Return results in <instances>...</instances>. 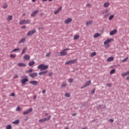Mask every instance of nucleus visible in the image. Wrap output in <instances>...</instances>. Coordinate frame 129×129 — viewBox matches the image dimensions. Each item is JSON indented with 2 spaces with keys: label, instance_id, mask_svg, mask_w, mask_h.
<instances>
[{
  "label": "nucleus",
  "instance_id": "obj_2",
  "mask_svg": "<svg viewBox=\"0 0 129 129\" xmlns=\"http://www.w3.org/2000/svg\"><path fill=\"white\" fill-rule=\"evenodd\" d=\"M48 66L45 65L44 64H40L39 66L37 67L38 69H40V71H43V70H46V69H48Z\"/></svg>",
  "mask_w": 129,
  "mask_h": 129
},
{
  "label": "nucleus",
  "instance_id": "obj_17",
  "mask_svg": "<svg viewBox=\"0 0 129 129\" xmlns=\"http://www.w3.org/2000/svg\"><path fill=\"white\" fill-rule=\"evenodd\" d=\"M19 67H26V64L24 63H19L17 64Z\"/></svg>",
  "mask_w": 129,
  "mask_h": 129
},
{
  "label": "nucleus",
  "instance_id": "obj_26",
  "mask_svg": "<svg viewBox=\"0 0 129 129\" xmlns=\"http://www.w3.org/2000/svg\"><path fill=\"white\" fill-rule=\"evenodd\" d=\"M80 38V36L78 35H75L74 36V40H78V39Z\"/></svg>",
  "mask_w": 129,
  "mask_h": 129
},
{
  "label": "nucleus",
  "instance_id": "obj_59",
  "mask_svg": "<svg viewBox=\"0 0 129 129\" xmlns=\"http://www.w3.org/2000/svg\"><path fill=\"white\" fill-rule=\"evenodd\" d=\"M90 6H91L90 4H87V7H90Z\"/></svg>",
  "mask_w": 129,
  "mask_h": 129
},
{
  "label": "nucleus",
  "instance_id": "obj_46",
  "mask_svg": "<svg viewBox=\"0 0 129 129\" xmlns=\"http://www.w3.org/2000/svg\"><path fill=\"white\" fill-rule=\"evenodd\" d=\"M50 54H51V52L47 53L46 55V57H49Z\"/></svg>",
  "mask_w": 129,
  "mask_h": 129
},
{
  "label": "nucleus",
  "instance_id": "obj_28",
  "mask_svg": "<svg viewBox=\"0 0 129 129\" xmlns=\"http://www.w3.org/2000/svg\"><path fill=\"white\" fill-rule=\"evenodd\" d=\"M19 123H20V121L19 120H16L15 121H13L12 122L13 124H19Z\"/></svg>",
  "mask_w": 129,
  "mask_h": 129
},
{
  "label": "nucleus",
  "instance_id": "obj_43",
  "mask_svg": "<svg viewBox=\"0 0 129 129\" xmlns=\"http://www.w3.org/2000/svg\"><path fill=\"white\" fill-rule=\"evenodd\" d=\"M69 83H72V82H73V79H69Z\"/></svg>",
  "mask_w": 129,
  "mask_h": 129
},
{
  "label": "nucleus",
  "instance_id": "obj_58",
  "mask_svg": "<svg viewBox=\"0 0 129 129\" xmlns=\"http://www.w3.org/2000/svg\"><path fill=\"white\" fill-rule=\"evenodd\" d=\"M47 1H48V0H41V2L42 3H45V2H47Z\"/></svg>",
  "mask_w": 129,
  "mask_h": 129
},
{
  "label": "nucleus",
  "instance_id": "obj_64",
  "mask_svg": "<svg viewBox=\"0 0 129 129\" xmlns=\"http://www.w3.org/2000/svg\"><path fill=\"white\" fill-rule=\"evenodd\" d=\"M45 115H46V116H47V115H48V113H45Z\"/></svg>",
  "mask_w": 129,
  "mask_h": 129
},
{
  "label": "nucleus",
  "instance_id": "obj_51",
  "mask_svg": "<svg viewBox=\"0 0 129 129\" xmlns=\"http://www.w3.org/2000/svg\"><path fill=\"white\" fill-rule=\"evenodd\" d=\"M18 77H19V76H18V75H15L14 76V78L16 79V78H18Z\"/></svg>",
  "mask_w": 129,
  "mask_h": 129
},
{
  "label": "nucleus",
  "instance_id": "obj_49",
  "mask_svg": "<svg viewBox=\"0 0 129 129\" xmlns=\"http://www.w3.org/2000/svg\"><path fill=\"white\" fill-rule=\"evenodd\" d=\"M92 94H94V93L95 92V89H93L91 91Z\"/></svg>",
  "mask_w": 129,
  "mask_h": 129
},
{
  "label": "nucleus",
  "instance_id": "obj_60",
  "mask_svg": "<svg viewBox=\"0 0 129 129\" xmlns=\"http://www.w3.org/2000/svg\"><path fill=\"white\" fill-rule=\"evenodd\" d=\"M126 80H129V76L126 78Z\"/></svg>",
  "mask_w": 129,
  "mask_h": 129
},
{
  "label": "nucleus",
  "instance_id": "obj_3",
  "mask_svg": "<svg viewBox=\"0 0 129 129\" xmlns=\"http://www.w3.org/2000/svg\"><path fill=\"white\" fill-rule=\"evenodd\" d=\"M28 24H31V20H22L19 22V25H25Z\"/></svg>",
  "mask_w": 129,
  "mask_h": 129
},
{
  "label": "nucleus",
  "instance_id": "obj_27",
  "mask_svg": "<svg viewBox=\"0 0 129 129\" xmlns=\"http://www.w3.org/2000/svg\"><path fill=\"white\" fill-rule=\"evenodd\" d=\"M50 118H51V115H49L48 116L47 118H44L43 119L44 121H47V120H50Z\"/></svg>",
  "mask_w": 129,
  "mask_h": 129
},
{
  "label": "nucleus",
  "instance_id": "obj_53",
  "mask_svg": "<svg viewBox=\"0 0 129 129\" xmlns=\"http://www.w3.org/2000/svg\"><path fill=\"white\" fill-rule=\"evenodd\" d=\"M26 28H27V26H23L21 27L22 29H26Z\"/></svg>",
  "mask_w": 129,
  "mask_h": 129
},
{
  "label": "nucleus",
  "instance_id": "obj_63",
  "mask_svg": "<svg viewBox=\"0 0 129 129\" xmlns=\"http://www.w3.org/2000/svg\"><path fill=\"white\" fill-rule=\"evenodd\" d=\"M32 2H33V3H35V2H36V0H32Z\"/></svg>",
  "mask_w": 129,
  "mask_h": 129
},
{
  "label": "nucleus",
  "instance_id": "obj_34",
  "mask_svg": "<svg viewBox=\"0 0 129 129\" xmlns=\"http://www.w3.org/2000/svg\"><path fill=\"white\" fill-rule=\"evenodd\" d=\"M32 72H33V69H30L29 70L27 71L26 73H32Z\"/></svg>",
  "mask_w": 129,
  "mask_h": 129
},
{
  "label": "nucleus",
  "instance_id": "obj_21",
  "mask_svg": "<svg viewBox=\"0 0 129 129\" xmlns=\"http://www.w3.org/2000/svg\"><path fill=\"white\" fill-rule=\"evenodd\" d=\"M47 73H48L47 71H43V72L39 73V75H45V74H46Z\"/></svg>",
  "mask_w": 129,
  "mask_h": 129
},
{
  "label": "nucleus",
  "instance_id": "obj_25",
  "mask_svg": "<svg viewBox=\"0 0 129 129\" xmlns=\"http://www.w3.org/2000/svg\"><path fill=\"white\" fill-rule=\"evenodd\" d=\"M104 8H108L109 7V3L107 2L104 4L103 5Z\"/></svg>",
  "mask_w": 129,
  "mask_h": 129
},
{
  "label": "nucleus",
  "instance_id": "obj_24",
  "mask_svg": "<svg viewBox=\"0 0 129 129\" xmlns=\"http://www.w3.org/2000/svg\"><path fill=\"white\" fill-rule=\"evenodd\" d=\"M92 22H93V21L92 20L87 21L86 23V26H89V25H92Z\"/></svg>",
  "mask_w": 129,
  "mask_h": 129
},
{
  "label": "nucleus",
  "instance_id": "obj_36",
  "mask_svg": "<svg viewBox=\"0 0 129 129\" xmlns=\"http://www.w3.org/2000/svg\"><path fill=\"white\" fill-rule=\"evenodd\" d=\"M127 59H128V57H126V58H124L122 60V63H124V62H126V61H127Z\"/></svg>",
  "mask_w": 129,
  "mask_h": 129
},
{
  "label": "nucleus",
  "instance_id": "obj_30",
  "mask_svg": "<svg viewBox=\"0 0 129 129\" xmlns=\"http://www.w3.org/2000/svg\"><path fill=\"white\" fill-rule=\"evenodd\" d=\"M100 36V34L97 33L94 35V38H98Z\"/></svg>",
  "mask_w": 129,
  "mask_h": 129
},
{
  "label": "nucleus",
  "instance_id": "obj_44",
  "mask_svg": "<svg viewBox=\"0 0 129 129\" xmlns=\"http://www.w3.org/2000/svg\"><path fill=\"white\" fill-rule=\"evenodd\" d=\"M45 122L44 121V118L40 119L39 120V122Z\"/></svg>",
  "mask_w": 129,
  "mask_h": 129
},
{
  "label": "nucleus",
  "instance_id": "obj_38",
  "mask_svg": "<svg viewBox=\"0 0 129 129\" xmlns=\"http://www.w3.org/2000/svg\"><path fill=\"white\" fill-rule=\"evenodd\" d=\"M66 97H70V94L69 93H67L65 94Z\"/></svg>",
  "mask_w": 129,
  "mask_h": 129
},
{
  "label": "nucleus",
  "instance_id": "obj_20",
  "mask_svg": "<svg viewBox=\"0 0 129 129\" xmlns=\"http://www.w3.org/2000/svg\"><path fill=\"white\" fill-rule=\"evenodd\" d=\"M114 59V58H113V57L111 56V57H108V58L107 59V62H110V61L113 60Z\"/></svg>",
  "mask_w": 129,
  "mask_h": 129
},
{
  "label": "nucleus",
  "instance_id": "obj_5",
  "mask_svg": "<svg viewBox=\"0 0 129 129\" xmlns=\"http://www.w3.org/2000/svg\"><path fill=\"white\" fill-rule=\"evenodd\" d=\"M91 83V81H87L84 86H83L81 87V89H83V88H85V87H86L87 86H89Z\"/></svg>",
  "mask_w": 129,
  "mask_h": 129
},
{
  "label": "nucleus",
  "instance_id": "obj_50",
  "mask_svg": "<svg viewBox=\"0 0 129 129\" xmlns=\"http://www.w3.org/2000/svg\"><path fill=\"white\" fill-rule=\"evenodd\" d=\"M10 96H12V97L15 96V93H11V95H10Z\"/></svg>",
  "mask_w": 129,
  "mask_h": 129
},
{
  "label": "nucleus",
  "instance_id": "obj_48",
  "mask_svg": "<svg viewBox=\"0 0 129 129\" xmlns=\"http://www.w3.org/2000/svg\"><path fill=\"white\" fill-rule=\"evenodd\" d=\"M106 85V86H109V87H111V84H110V83L107 84Z\"/></svg>",
  "mask_w": 129,
  "mask_h": 129
},
{
  "label": "nucleus",
  "instance_id": "obj_15",
  "mask_svg": "<svg viewBox=\"0 0 129 129\" xmlns=\"http://www.w3.org/2000/svg\"><path fill=\"white\" fill-rule=\"evenodd\" d=\"M6 20L7 22H10V21H12V20H13V16L9 15L6 18Z\"/></svg>",
  "mask_w": 129,
  "mask_h": 129
},
{
  "label": "nucleus",
  "instance_id": "obj_32",
  "mask_svg": "<svg viewBox=\"0 0 129 129\" xmlns=\"http://www.w3.org/2000/svg\"><path fill=\"white\" fill-rule=\"evenodd\" d=\"M67 85V84L66 83H62V84L61 85V88L63 87H66V86Z\"/></svg>",
  "mask_w": 129,
  "mask_h": 129
},
{
  "label": "nucleus",
  "instance_id": "obj_42",
  "mask_svg": "<svg viewBox=\"0 0 129 129\" xmlns=\"http://www.w3.org/2000/svg\"><path fill=\"white\" fill-rule=\"evenodd\" d=\"M16 54H14V55H13V54H11L10 55V57H11V58H16Z\"/></svg>",
  "mask_w": 129,
  "mask_h": 129
},
{
  "label": "nucleus",
  "instance_id": "obj_61",
  "mask_svg": "<svg viewBox=\"0 0 129 129\" xmlns=\"http://www.w3.org/2000/svg\"><path fill=\"white\" fill-rule=\"evenodd\" d=\"M64 129H69V128L68 127H65Z\"/></svg>",
  "mask_w": 129,
  "mask_h": 129
},
{
  "label": "nucleus",
  "instance_id": "obj_29",
  "mask_svg": "<svg viewBox=\"0 0 129 129\" xmlns=\"http://www.w3.org/2000/svg\"><path fill=\"white\" fill-rule=\"evenodd\" d=\"M126 75H129V71L122 74V76H123V77H124V76H126Z\"/></svg>",
  "mask_w": 129,
  "mask_h": 129
},
{
  "label": "nucleus",
  "instance_id": "obj_6",
  "mask_svg": "<svg viewBox=\"0 0 129 129\" xmlns=\"http://www.w3.org/2000/svg\"><path fill=\"white\" fill-rule=\"evenodd\" d=\"M32 111H33V109L32 108H30L27 111H25V112H24L23 113V114H24V115L26 114H29V113H30V112H32Z\"/></svg>",
  "mask_w": 129,
  "mask_h": 129
},
{
  "label": "nucleus",
  "instance_id": "obj_10",
  "mask_svg": "<svg viewBox=\"0 0 129 129\" xmlns=\"http://www.w3.org/2000/svg\"><path fill=\"white\" fill-rule=\"evenodd\" d=\"M28 81H29V79L27 78H25L21 80V83L24 85L26 84V82H28Z\"/></svg>",
  "mask_w": 129,
  "mask_h": 129
},
{
  "label": "nucleus",
  "instance_id": "obj_45",
  "mask_svg": "<svg viewBox=\"0 0 129 129\" xmlns=\"http://www.w3.org/2000/svg\"><path fill=\"white\" fill-rule=\"evenodd\" d=\"M21 111V108H20V107H17L16 108V111Z\"/></svg>",
  "mask_w": 129,
  "mask_h": 129
},
{
  "label": "nucleus",
  "instance_id": "obj_35",
  "mask_svg": "<svg viewBox=\"0 0 129 129\" xmlns=\"http://www.w3.org/2000/svg\"><path fill=\"white\" fill-rule=\"evenodd\" d=\"M3 9H7L8 8V4H5L2 6Z\"/></svg>",
  "mask_w": 129,
  "mask_h": 129
},
{
  "label": "nucleus",
  "instance_id": "obj_11",
  "mask_svg": "<svg viewBox=\"0 0 129 129\" xmlns=\"http://www.w3.org/2000/svg\"><path fill=\"white\" fill-rule=\"evenodd\" d=\"M29 83L32 85H38V81H31L29 82Z\"/></svg>",
  "mask_w": 129,
  "mask_h": 129
},
{
  "label": "nucleus",
  "instance_id": "obj_57",
  "mask_svg": "<svg viewBox=\"0 0 129 129\" xmlns=\"http://www.w3.org/2000/svg\"><path fill=\"white\" fill-rule=\"evenodd\" d=\"M106 17H108V14H106L104 16V18H106Z\"/></svg>",
  "mask_w": 129,
  "mask_h": 129
},
{
  "label": "nucleus",
  "instance_id": "obj_47",
  "mask_svg": "<svg viewBox=\"0 0 129 129\" xmlns=\"http://www.w3.org/2000/svg\"><path fill=\"white\" fill-rule=\"evenodd\" d=\"M53 75V73H49L48 74V76H49V77H50V76H52Z\"/></svg>",
  "mask_w": 129,
  "mask_h": 129
},
{
  "label": "nucleus",
  "instance_id": "obj_1",
  "mask_svg": "<svg viewBox=\"0 0 129 129\" xmlns=\"http://www.w3.org/2000/svg\"><path fill=\"white\" fill-rule=\"evenodd\" d=\"M112 41H113V39H111V38L108 39L106 41H105L104 42V45H105V48H109L110 46L108 44L112 42Z\"/></svg>",
  "mask_w": 129,
  "mask_h": 129
},
{
  "label": "nucleus",
  "instance_id": "obj_23",
  "mask_svg": "<svg viewBox=\"0 0 129 129\" xmlns=\"http://www.w3.org/2000/svg\"><path fill=\"white\" fill-rule=\"evenodd\" d=\"M28 65L30 67L33 66L35 65V62L33 60H32L29 62Z\"/></svg>",
  "mask_w": 129,
  "mask_h": 129
},
{
  "label": "nucleus",
  "instance_id": "obj_16",
  "mask_svg": "<svg viewBox=\"0 0 129 129\" xmlns=\"http://www.w3.org/2000/svg\"><path fill=\"white\" fill-rule=\"evenodd\" d=\"M61 10H62V6L60 7L56 11H54V15H57V14H58L60 11H61Z\"/></svg>",
  "mask_w": 129,
  "mask_h": 129
},
{
  "label": "nucleus",
  "instance_id": "obj_13",
  "mask_svg": "<svg viewBox=\"0 0 129 129\" xmlns=\"http://www.w3.org/2000/svg\"><path fill=\"white\" fill-rule=\"evenodd\" d=\"M71 22H72V19L69 18L64 21V23H66V24H68L70 23H71Z\"/></svg>",
  "mask_w": 129,
  "mask_h": 129
},
{
  "label": "nucleus",
  "instance_id": "obj_54",
  "mask_svg": "<svg viewBox=\"0 0 129 129\" xmlns=\"http://www.w3.org/2000/svg\"><path fill=\"white\" fill-rule=\"evenodd\" d=\"M37 99V96L36 95H34L33 97V99Z\"/></svg>",
  "mask_w": 129,
  "mask_h": 129
},
{
  "label": "nucleus",
  "instance_id": "obj_12",
  "mask_svg": "<svg viewBox=\"0 0 129 129\" xmlns=\"http://www.w3.org/2000/svg\"><path fill=\"white\" fill-rule=\"evenodd\" d=\"M38 13H39V10H36L33 11L31 14V17H35L37 15V14H38Z\"/></svg>",
  "mask_w": 129,
  "mask_h": 129
},
{
  "label": "nucleus",
  "instance_id": "obj_56",
  "mask_svg": "<svg viewBox=\"0 0 129 129\" xmlns=\"http://www.w3.org/2000/svg\"><path fill=\"white\" fill-rule=\"evenodd\" d=\"M64 51H68V50H70V48H66V49H64Z\"/></svg>",
  "mask_w": 129,
  "mask_h": 129
},
{
  "label": "nucleus",
  "instance_id": "obj_4",
  "mask_svg": "<svg viewBox=\"0 0 129 129\" xmlns=\"http://www.w3.org/2000/svg\"><path fill=\"white\" fill-rule=\"evenodd\" d=\"M77 61V59L71 60L67 61L66 62V65H69V64H74Z\"/></svg>",
  "mask_w": 129,
  "mask_h": 129
},
{
  "label": "nucleus",
  "instance_id": "obj_41",
  "mask_svg": "<svg viewBox=\"0 0 129 129\" xmlns=\"http://www.w3.org/2000/svg\"><path fill=\"white\" fill-rule=\"evenodd\" d=\"M17 51H20V49L19 48H16V49H14L13 50H12V52H17Z\"/></svg>",
  "mask_w": 129,
  "mask_h": 129
},
{
  "label": "nucleus",
  "instance_id": "obj_52",
  "mask_svg": "<svg viewBox=\"0 0 129 129\" xmlns=\"http://www.w3.org/2000/svg\"><path fill=\"white\" fill-rule=\"evenodd\" d=\"M42 93H43V94H45V93H46V90H43L42 91Z\"/></svg>",
  "mask_w": 129,
  "mask_h": 129
},
{
  "label": "nucleus",
  "instance_id": "obj_39",
  "mask_svg": "<svg viewBox=\"0 0 129 129\" xmlns=\"http://www.w3.org/2000/svg\"><path fill=\"white\" fill-rule=\"evenodd\" d=\"M114 72H115V70L113 69V70H111V71L110 72V74H113V73H114Z\"/></svg>",
  "mask_w": 129,
  "mask_h": 129
},
{
  "label": "nucleus",
  "instance_id": "obj_37",
  "mask_svg": "<svg viewBox=\"0 0 129 129\" xmlns=\"http://www.w3.org/2000/svg\"><path fill=\"white\" fill-rule=\"evenodd\" d=\"M109 12V10L108 9H106L103 12H102V14H106Z\"/></svg>",
  "mask_w": 129,
  "mask_h": 129
},
{
  "label": "nucleus",
  "instance_id": "obj_8",
  "mask_svg": "<svg viewBox=\"0 0 129 129\" xmlns=\"http://www.w3.org/2000/svg\"><path fill=\"white\" fill-rule=\"evenodd\" d=\"M29 76L31 77V78H35V77H37L38 76V73H33L30 74Z\"/></svg>",
  "mask_w": 129,
  "mask_h": 129
},
{
  "label": "nucleus",
  "instance_id": "obj_40",
  "mask_svg": "<svg viewBox=\"0 0 129 129\" xmlns=\"http://www.w3.org/2000/svg\"><path fill=\"white\" fill-rule=\"evenodd\" d=\"M6 129H12V126L11 125H8L6 126Z\"/></svg>",
  "mask_w": 129,
  "mask_h": 129
},
{
  "label": "nucleus",
  "instance_id": "obj_7",
  "mask_svg": "<svg viewBox=\"0 0 129 129\" xmlns=\"http://www.w3.org/2000/svg\"><path fill=\"white\" fill-rule=\"evenodd\" d=\"M35 33H36V30L33 29L32 31H29L27 33V36H31V35H34V34H35Z\"/></svg>",
  "mask_w": 129,
  "mask_h": 129
},
{
  "label": "nucleus",
  "instance_id": "obj_33",
  "mask_svg": "<svg viewBox=\"0 0 129 129\" xmlns=\"http://www.w3.org/2000/svg\"><path fill=\"white\" fill-rule=\"evenodd\" d=\"M95 55H96V52H92L91 55H90V57H94V56H95Z\"/></svg>",
  "mask_w": 129,
  "mask_h": 129
},
{
  "label": "nucleus",
  "instance_id": "obj_55",
  "mask_svg": "<svg viewBox=\"0 0 129 129\" xmlns=\"http://www.w3.org/2000/svg\"><path fill=\"white\" fill-rule=\"evenodd\" d=\"M109 121H111V122H113V119H110L109 120Z\"/></svg>",
  "mask_w": 129,
  "mask_h": 129
},
{
  "label": "nucleus",
  "instance_id": "obj_62",
  "mask_svg": "<svg viewBox=\"0 0 129 129\" xmlns=\"http://www.w3.org/2000/svg\"><path fill=\"white\" fill-rule=\"evenodd\" d=\"M43 15H44V13H41V14H40V16H43Z\"/></svg>",
  "mask_w": 129,
  "mask_h": 129
},
{
  "label": "nucleus",
  "instance_id": "obj_9",
  "mask_svg": "<svg viewBox=\"0 0 129 129\" xmlns=\"http://www.w3.org/2000/svg\"><path fill=\"white\" fill-rule=\"evenodd\" d=\"M66 55H67V52L63 49V51L59 52V56H66Z\"/></svg>",
  "mask_w": 129,
  "mask_h": 129
},
{
  "label": "nucleus",
  "instance_id": "obj_19",
  "mask_svg": "<svg viewBox=\"0 0 129 129\" xmlns=\"http://www.w3.org/2000/svg\"><path fill=\"white\" fill-rule=\"evenodd\" d=\"M26 42V38H22L19 41V44H22V43H25Z\"/></svg>",
  "mask_w": 129,
  "mask_h": 129
},
{
  "label": "nucleus",
  "instance_id": "obj_14",
  "mask_svg": "<svg viewBox=\"0 0 129 129\" xmlns=\"http://www.w3.org/2000/svg\"><path fill=\"white\" fill-rule=\"evenodd\" d=\"M116 33H117V30L114 29L110 32V36H113V35H114V34H116Z\"/></svg>",
  "mask_w": 129,
  "mask_h": 129
},
{
  "label": "nucleus",
  "instance_id": "obj_18",
  "mask_svg": "<svg viewBox=\"0 0 129 129\" xmlns=\"http://www.w3.org/2000/svg\"><path fill=\"white\" fill-rule=\"evenodd\" d=\"M30 55L26 54L24 55L23 59L24 60H29L30 59Z\"/></svg>",
  "mask_w": 129,
  "mask_h": 129
},
{
  "label": "nucleus",
  "instance_id": "obj_31",
  "mask_svg": "<svg viewBox=\"0 0 129 129\" xmlns=\"http://www.w3.org/2000/svg\"><path fill=\"white\" fill-rule=\"evenodd\" d=\"M113 18H114V15H112L110 16L108 18L109 21H111V20H112V19H113Z\"/></svg>",
  "mask_w": 129,
  "mask_h": 129
},
{
  "label": "nucleus",
  "instance_id": "obj_22",
  "mask_svg": "<svg viewBox=\"0 0 129 129\" xmlns=\"http://www.w3.org/2000/svg\"><path fill=\"white\" fill-rule=\"evenodd\" d=\"M28 50V48L27 47H24L23 50L21 52L22 55H23V54H25V53H26V51Z\"/></svg>",
  "mask_w": 129,
  "mask_h": 129
}]
</instances>
